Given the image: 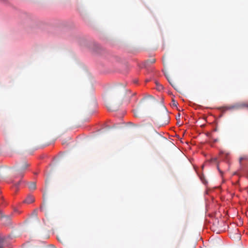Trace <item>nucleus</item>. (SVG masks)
Listing matches in <instances>:
<instances>
[{"label":"nucleus","mask_w":248,"mask_h":248,"mask_svg":"<svg viewBox=\"0 0 248 248\" xmlns=\"http://www.w3.org/2000/svg\"><path fill=\"white\" fill-rule=\"evenodd\" d=\"M5 241V238L0 237V248H4V244Z\"/></svg>","instance_id":"nucleus-7"},{"label":"nucleus","mask_w":248,"mask_h":248,"mask_svg":"<svg viewBox=\"0 0 248 248\" xmlns=\"http://www.w3.org/2000/svg\"><path fill=\"white\" fill-rule=\"evenodd\" d=\"M243 160H248V156L243 155L239 158V161L240 167L242 166V162Z\"/></svg>","instance_id":"nucleus-4"},{"label":"nucleus","mask_w":248,"mask_h":248,"mask_svg":"<svg viewBox=\"0 0 248 248\" xmlns=\"http://www.w3.org/2000/svg\"><path fill=\"white\" fill-rule=\"evenodd\" d=\"M177 103L176 102V101L173 99L172 100V105L174 107H177Z\"/></svg>","instance_id":"nucleus-11"},{"label":"nucleus","mask_w":248,"mask_h":248,"mask_svg":"<svg viewBox=\"0 0 248 248\" xmlns=\"http://www.w3.org/2000/svg\"><path fill=\"white\" fill-rule=\"evenodd\" d=\"M155 58H153L149 60H147L145 62V64L147 66V65H149L150 64H152V63H155Z\"/></svg>","instance_id":"nucleus-6"},{"label":"nucleus","mask_w":248,"mask_h":248,"mask_svg":"<svg viewBox=\"0 0 248 248\" xmlns=\"http://www.w3.org/2000/svg\"><path fill=\"white\" fill-rule=\"evenodd\" d=\"M32 215L36 216L37 215V211L34 210L32 213Z\"/></svg>","instance_id":"nucleus-15"},{"label":"nucleus","mask_w":248,"mask_h":248,"mask_svg":"<svg viewBox=\"0 0 248 248\" xmlns=\"http://www.w3.org/2000/svg\"><path fill=\"white\" fill-rule=\"evenodd\" d=\"M34 202V198L32 195H29L27 196L26 199L24 200L23 202L27 204H30Z\"/></svg>","instance_id":"nucleus-2"},{"label":"nucleus","mask_w":248,"mask_h":248,"mask_svg":"<svg viewBox=\"0 0 248 248\" xmlns=\"http://www.w3.org/2000/svg\"><path fill=\"white\" fill-rule=\"evenodd\" d=\"M166 118L167 120L164 123L165 124H167L169 123V116L167 114L166 115Z\"/></svg>","instance_id":"nucleus-12"},{"label":"nucleus","mask_w":248,"mask_h":248,"mask_svg":"<svg viewBox=\"0 0 248 248\" xmlns=\"http://www.w3.org/2000/svg\"><path fill=\"white\" fill-rule=\"evenodd\" d=\"M247 107H248V105H247Z\"/></svg>","instance_id":"nucleus-20"},{"label":"nucleus","mask_w":248,"mask_h":248,"mask_svg":"<svg viewBox=\"0 0 248 248\" xmlns=\"http://www.w3.org/2000/svg\"><path fill=\"white\" fill-rule=\"evenodd\" d=\"M7 169L4 167L0 168V177H2L5 173Z\"/></svg>","instance_id":"nucleus-5"},{"label":"nucleus","mask_w":248,"mask_h":248,"mask_svg":"<svg viewBox=\"0 0 248 248\" xmlns=\"http://www.w3.org/2000/svg\"><path fill=\"white\" fill-rule=\"evenodd\" d=\"M168 80L170 82V83L173 86V87H174L175 85V83H174V82L172 80H170V79H168Z\"/></svg>","instance_id":"nucleus-13"},{"label":"nucleus","mask_w":248,"mask_h":248,"mask_svg":"<svg viewBox=\"0 0 248 248\" xmlns=\"http://www.w3.org/2000/svg\"><path fill=\"white\" fill-rule=\"evenodd\" d=\"M28 187L31 190H34L36 189V183L33 182L28 183Z\"/></svg>","instance_id":"nucleus-3"},{"label":"nucleus","mask_w":248,"mask_h":248,"mask_svg":"<svg viewBox=\"0 0 248 248\" xmlns=\"http://www.w3.org/2000/svg\"><path fill=\"white\" fill-rule=\"evenodd\" d=\"M135 116L136 117H138V116H139V112H138V113H136H136H135Z\"/></svg>","instance_id":"nucleus-16"},{"label":"nucleus","mask_w":248,"mask_h":248,"mask_svg":"<svg viewBox=\"0 0 248 248\" xmlns=\"http://www.w3.org/2000/svg\"><path fill=\"white\" fill-rule=\"evenodd\" d=\"M2 218L3 220H10L11 219V216H3L2 217Z\"/></svg>","instance_id":"nucleus-8"},{"label":"nucleus","mask_w":248,"mask_h":248,"mask_svg":"<svg viewBox=\"0 0 248 248\" xmlns=\"http://www.w3.org/2000/svg\"><path fill=\"white\" fill-rule=\"evenodd\" d=\"M156 86H157V89L158 91H161L163 89V86L161 85H160L156 83Z\"/></svg>","instance_id":"nucleus-9"},{"label":"nucleus","mask_w":248,"mask_h":248,"mask_svg":"<svg viewBox=\"0 0 248 248\" xmlns=\"http://www.w3.org/2000/svg\"><path fill=\"white\" fill-rule=\"evenodd\" d=\"M237 238L240 239V235L238 233H237Z\"/></svg>","instance_id":"nucleus-17"},{"label":"nucleus","mask_w":248,"mask_h":248,"mask_svg":"<svg viewBox=\"0 0 248 248\" xmlns=\"http://www.w3.org/2000/svg\"><path fill=\"white\" fill-rule=\"evenodd\" d=\"M244 106H245V105L244 104H242L240 105V106H232V107H231V108H239L240 107H244Z\"/></svg>","instance_id":"nucleus-10"},{"label":"nucleus","mask_w":248,"mask_h":248,"mask_svg":"<svg viewBox=\"0 0 248 248\" xmlns=\"http://www.w3.org/2000/svg\"><path fill=\"white\" fill-rule=\"evenodd\" d=\"M211 162H216L217 161V158H212L211 159Z\"/></svg>","instance_id":"nucleus-14"},{"label":"nucleus","mask_w":248,"mask_h":248,"mask_svg":"<svg viewBox=\"0 0 248 248\" xmlns=\"http://www.w3.org/2000/svg\"><path fill=\"white\" fill-rule=\"evenodd\" d=\"M120 87H121V88H122L123 90H124V86H120Z\"/></svg>","instance_id":"nucleus-18"},{"label":"nucleus","mask_w":248,"mask_h":248,"mask_svg":"<svg viewBox=\"0 0 248 248\" xmlns=\"http://www.w3.org/2000/svg\"><path fill=\"white\" fill-rule=\"evenodd\" d=\"M29 166L30 165L26 161H23L17 163L15 166L13 170L14 177L20 179L17 183L15 184L16 186L17 187L21 182L22 178L23 177Z\"/></svg>","instance_id":"nucleus-1"},{"label":"nucleus","mask_w":248,"mask_h":248,"mask_svg":"<svg viewBox=\"0 0 248 248\" xmlns=\"http://www.w3.org/2000/svg\"><path fill=\"white\" fill-rule=\"evenodd\" d=\"M178 116H179V117H180V114H179Z\"/></svg>","instance_id":"nucleus-19"}]
</instances>
